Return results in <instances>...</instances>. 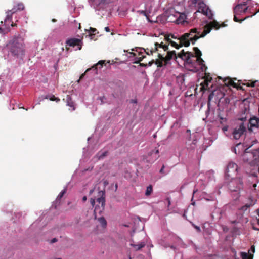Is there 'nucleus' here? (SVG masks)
I'll return each instance as SVG.
<instances>
[{"mask_svg": "<svg viewBox=\"0 0 259 259\" xmlns=\"http://www.w3.org/2000/svg\"><path fill=\"white\" fill-rule=\"evenodd\" d=\"M226 25L222 24L220 25L216 21H213L206 25L204 27V30L202 33L196 28H192L190 31L184 33L180 37V40L183 42L184 47H187L190 46V42L194 44L200 38L204 37L209 33L213 28L215 29H219L221 27H224Z\"/></svg>", "mask_w": 259, "mask_h": 259, "instance_id": "nucleus-1", "label": "nucleus"}, {"mask_svg": "<svg viewBox=\"0 0 259 259\" xmlns=\"http://www.w3.org/2000/svg\"><path fill=\"white\" fill-rule=\"evenodd\" d=\"M238 15H236L235 14H234V21L236 22H239V23H241L244 20H245L246 19H247V18H248L249 17H245L243 19H239V18H237V16Z\"/></svg>", "mask_w": 259, "mask_h": 259, "instance_id": "nucleus-29", "label": "nucleus"}, {"mask_svg": "<svg viewBox=\"0 0 259 259\" xmlns=\"http://www.w3.org/2000/svg\"><path fill=\"white\" fill-rule=\"evenodd\" d=\"M166 52V55L165 56H164L161 60H155V61L153 60L152 61L149 62V66H151L154 62L158 67H161L163 65H167L172 59L176 60L178 57L180 58L178 56V54H176L175 51H168V50Z\"/></svg>", "mask_w": 259, "mask_h": 259, "instance_id": "nucleus-5", "label": "nucleus"}, {"mask_svg": "<svg viewBox=\"0 0 259 259\" xmlns=\"http://www.w3.org/2000/svg\"><path fill=\"white\" fill-rule=\"evenodd\" d=\"M249 207V205H248L247 203H246L244 206H243L240 208V210L245 211L247 210V209Z\"/></svg>", "mask_w": 259, "mask_h": 259, "instance_id": "nucleus-34", "label": "nucleus"}, {"mask_svg": "<svg viewBox=\"0 0 259 259\" xmlns=\"http://www.w3.org/2000/svg\"><path fill=\"white\" fill-rule=\"evenodd\" d=\"M238 168V165L236 163L233 162H230L227 165L226 170V174L228 177L236 175L237 172Z\"/></svg>", "mask_w": 259, "mask_h": 259, "instance_id": "nucleus-12", "label": "nucleus"}, {"mask_svg": "<svg viewBox=\"0 0 259 259\" xmlns=\"http://www.w3.org/2000/svg\"><path fill=\"white\" fill-rule=\"evenodd\" d=\"M256 186H257L256 184H254L253 185V187L254 188L256 187Z\"/></svg>", "mask_w": 259, "mask_h": 259, "instance_id": "nucleus-55", "label": "nucleus"}, {"mask_svg": "<svg viewBox=\"0 0 259 259\" xmlns=\"http://www.w3.org/2000/svg\"><path fill=\"white\" fill-rule=\"evenodd\" d=\"M66 46L74 47H77V50H80L82 48L83 42L80 39L73 38L67 39L66 41Z\"/></svg>", "mask_w": 259, "mask_h": 259, "instance_id": "nucleus-11", "label": "nucleus"}, {"mask_svg": "<svg viewBox=\"0 0 259 259\" xmlns=\"http://www.w3.org/2000/svg\"><path fill=\"white\" fill-rule=\"evenodd\" d=\"M192 4L196 5L198 4V10L194 14V17H196L198 13H202L207 16L209 19L213 18V14L209 8L204 3L203 0H192Z\"/></svg>", "mask_w": 259, "mask_h": 259, "instance_id": "nucleus-6", "label": "nucleus"}, {"mask_svg": "<svg viewBox=\"0 0 259 259\" xmlns=\"http://www.w3.org/2000/svg\"><path fill=\"white\" fill-rule=\"evenodd\" d=\"M256 200L252 196H250L248 197L247 202L246 203L249 206H252L256 203Z\"/></svg>", "mask_w": 259, "mask_h": 259, "instance_id": "nucleus-22", "label": "nucleus"}, {"mask_svg": "<svg viewBox=\"0 0 259 259\" xmlns=\"http://www.w3.org/2000/svg\"><path fill=\"white\" fill-rule=\"evenodd\" d=\"M23 108V109H24V107H22V106H20V107H19V108Z\"/></svg>", "mask_w": 259, "mask_h": 259, "instance_id": "nucleus-61", "label": "nucleus"}, {"mask_svg": "<svg viewBox=\"0 0 259 259\" xmlns=\"http://www.w3.org/2000/svg\"><path fill=\"white\" fill-rule=\"evenodd\" d=\"M56 21H57V20H56L55 19H53L52 20V22H56Z\"/></svg>", "mask_w": 259, "mask_h": 259, "instance_id": "nucleus-53", "label": "nucleus"}, {"mask_svg": "<svg viewBox=\"0 0 259 259\" xmlns=\"http://www.w3.org/2000/svg\"><path fill=\"white\" fill-rule=\"evenodd\" d=\"M222 130L223 131H227L228 130V126H226L223 127Z\"/></svg>", "mask_w": 259, "mask_h": 259, "instance_id": "nucleus-45", "label": "nucleus"}, {"mask_svg": "<svg viewBox=\"0 0 259 259\" xmlns=\"http://www.w3.org/2000/svg\"><path fill=\"white\" fill-rule=\"evenodd\" d=\"M153 192V187L151 185H150L147 187L146 192H145V195L146 196H150Z\"/></svg>", "mask_w": 259, "mask_h": 259, "instance_id": "nucleus-25", "label": "nucleus"}, {"mask_svg": "<svg viewBox=\"0 0 259 259\" xmlns=\"http://www.w3.org/2000/svg\"><path fill=\"white\" fill-rule=\"evenodd\" d=\"M193 50L195 52V55L190 52H185L183 50L178 54V56L189 64H193L195 61L201 66V69L203 70V68L206 69L207 67L204 64V60L201 58V52L197 47H194Z\"/></svg>", "mask_w": 259, "mask_h": 259, "instance_id": "nucleus-3", "label": "nucleus"}, {"mask_svg": "<svg viewBox=\"0 0 259 259\" xmlns=\"http://www.w3.org/2000/svg\"><path fill=\"white\" fill-rule=\"evenodd\" d=\"M250 250L253 253H254L255 252V246L254 245L251 246Z\"/></svg>", "mask_w": 259, "mask_h": 259, "instance_id": "nucleus-41", "label": "nucleus"}, {"mask_svg": "<svg viewBox=\"0 0 259 259\" xmlns=\"http://www.w3.org/2000/svg\"><path fill=\"white\" fill-rule=\"evenodd\" d=\"M253 229H254V230H259L258 229L255 228L254 227H253Z\"/></svg>", "mask_w": 259, "mask_h": 259, "instance_id": "nucleus-59", "label": "nucleus"}, {"mask_svg": "<svg viewBox=\"0 0 259 259\" xmlns=\"http://www.w3.org/2000/svg\"><path fill=\"white\" fill-rule=\"evenodd\" d=\"M211 77H210L209 75H206L204 77V80L203 82L201 83L202 88H203L204 89H207V88H208L209 83L211 82Z\"/></svg>", "mask_w": 259, "mask_h": 259, "instance_id": "nucleus-18", "label": "nucleus"}, {"mask_svg": "<svg viewBox=\"0 0 259 259\" xmlns=\"http://www.w3.org/2000/svg\"><path fill=\"white\" fill-rule=\"evenodd\" d=\"M164 168H165V166L164 165H163L162 166V167L161 168L159 172L161 173V174H165L164 172Z\"/></svg>", "mask_w": 259, "mask_h": 259, "instance_id": "nucleus-39", "label": "nucleus"}, {"mask_svg": "<svg viewBox=\"0 0 259 259\" xmlns=\"http://www.w3.org/2000/svg\"><path fill=\"white\" fill-rule=\"evenodd\" d=\"M140 65L141 66H147V64H145L144 63H140Z\"/></svg>", "mask_w": 259, "mask_h": 259, "instance_id": "nucleus-50", "label": "nucleus"}, {"mask_svg": "<svg viewBox=\"0 0 259 259\" xmlns=\"http://www.w3.org/2000/svg\"><path fill=\"white\" fill-rule=\"evenodd\" d=\"M168 50V45L164 44L162 41L160 43L155 42L153 47L150 49L146 48L144 50L148 55H152L153 53L156 52L158 57L157 60H161Z\"/></svg>", "mask_w": 259, "mask_h": 259, "instance_id": "nucleus-4", "label": "nucleus"}, {"mask_svg": "<svg viewBox=\"0 0 259 259\" xmlns=\"http://www.w3.org/2000/svg\"><path fill=\"white\" fill-rule=\"evenodd\" d=\"M49 99L51 100V101H56L57 102L60 101V99L57 98V97H56L54 95H52Z\"/></svg>", "mask_w": 259, "mask_h": 259, "instance_id": "nucleus-32", "label": "nucleus"}, {"mask_svg": "<svg viewBox=\"0 0 259 259\" xmlns=\"http://www.w3.org/2000/svg\"><path fill=\"white\" fill-rule=\"evenodd\" d=\"M107 151H105L102 153L101 152H99L97 154V156H98L99 159H101L105 157L107 155Z\"/></svg>", "mask_w": 259, "mask_h": 259, "instance_id": "nucleus-28", "label": "nucleus"}, {"mask_svg": "<svg viewBox=\"0 0 259 259\" xmlns=\"http://www.w3.org/2000/svg\"><path fill=\"white\" fill-rule=\"evenodd\" d=\"M224 84L227 86H232L234 88H236L238 89L242 90V87L238 86L237 83H235L234 81L230 78H225L224 80Z\"/></svg>", "mask_w": 259, "mask_h": 259, "instance_id": "nucleus-14", "label": "nucleus"}, {"mask_svg": "<svg viewBox=\"0 0 259 259\" xmlns=\"http://www.w3.org/2000/svg\"><path fill=\"white\" fill-rule=\"evenodd\" d=\"M98 221L100 223V225L103 227L105 228L107 226V222L105 219L103 217H100L98 218Z\"/></svg>", "mask_w": 259, "mask_h": 259, "instance_id": "nucleus-24", "label": "nucleus"}, {"mask_svg": "<svg viewBox=\"0 0 259 259\" xmlns=\"http://www.w3.org/2000/svg\"><path fill=\"white\" fill-rule=\"evenodd\" d=\"M249 123L250 124V127H248V130L252 131V127L257 128L259 127V118L255 117L251 118L249 120Z\"/></svg>", "mask_w": 259, "mask_h": 259, "instance_id": "nucleus-13", "label": "nucleus"}, {"mask_svg": "<svg viewBox=\"0 0 259 259\" xmlns=\"http://www.w3.org/2000/svg\"><path fill=\"white\" fill-rule=\"evenodd\" d=\"M164 39L166 41V43H165L166 45H170V42L172 41L171 40V38L170 37V35H165Z\"/></svg>", "mask_w": 259, "mask_h": 259, "instance_id": "nucleus-31", "label": "nucleus"}, {"mask_svg": "<svg viewBox=\"0 0 259 259\" xmlns=\"http://www.w3.org/2000/svg\"><path fill=\"white\" fill-rule=\"evenodd\" d=\"M145 57V56H142L141 57H139L138 58V60L135 61V63H139Z\"/></svg>", "mask_w": 259, "mask_h": 259, "instance_id": "nucleus-37", "label": "nucleus"}, {"mask_svg": "<svg viewBox=\"0 0 259 259\" xmlns=\"http://www.w3.org/2000/svg\"><path fill=\"white\" fill-rule=\"evenodd\" d=\"M101 192H102V195L97 199L96 202L98 204L95 206L94 209V215L95 218H96L97 213L100 214L103 211L105 208V197L104 196V193L103 192H100V193Z\"/></svg>", "mask_w": 259, "mask_h": 259, "instance_id": "nucleus-8", "label": "nucleus"}, {"mask_svg": "<svg viewBox=\"0 0 259 259\" xmlns=\"http://www.w3.org/2000/svg\"><path fill=\"white\" fill-rule=\"evenodd\" d=\"M23 108V109H24V107H22V106H20V107H19V108Z\"/></svg>", "mask_w": 259, "mask_h": 259, "instance_id": "nucleus-62", "label": "nucleus"}, {"mask_svg": "<svg viewBox=\"0 0 259 259\" xmlns=\"http://www.w3.org/2000/svg\"><path fill=\"white\" fill-rule=\"evenodd\" d=\"M158 153H159L158 149H155L151 151H150L148 153V155H149V156H152V161H154L157 160L159 158V156L158 155Z\"/></svg>", "mask_w": 259, "mask_h": 259, "instance_id": "nucleus-17", "label": "nucleus"}, {"mask_svg": "<svg viewBox=\"0 0 259 259\" xmlns=\"http://www.w3.org/2000/svg\"><path fill=\"white\" fill-rule=\"evenodd\" d=\"M241 257L242 259H253V255L244 252H241Z\"/></svg>", "mask_w": 259, "mask_h": 259, "instance_id": "nucleus-23", "label": "nucleus"}, {"mask_svg": "<svg viewBox=\"0 0 259 259\" xmlns=\"http://www.w3.org/2000/svg\"><path fill=\"white\" fill-rule=\"evenodd\" d=\"M115 188H116V189L117 188V184H116Z\"/></svg>", "mask_w": 259, "mask_h": 259, "instance_id": "nucleus-60", "label": "nucleus"}, {"mask_svg": "<svg viewBox=\"0 0 259 259\" xmlns=\"http://www.w3.org/2000/svg\"><path fill=\"white\" fill-rule=\"evenodd\" d=\"M69 48L67 47V46H66V51H69Z\"/></svg>", "mask_w": 259, "mask_h": 259, "instance_id": "nucleus-54", "label": "nucleus"}, {"mask_svg": "<svg viewBox=\"0 0 259 259\" xmlns=\"http://www.w3.org/2000/svg\"><path fill=\"white\" fill-rule=\"evenodd\" d=\"M57 239L56 238H54L51 240V243H53L57 242Z\"/></svg>", "mask_w": 259, "mask_h": 259, "instance_id": "nucleus-42", "label": "nucleus"}, {"mask_svg": "<svg viewBox=\"0 0 259 259\" xmlns=\"http://www.w3.org/2000/svg\"><path fill=\"white\" fill-rule=\"evenodd\" d=\"M250 1L251 0H247L246 2L236 5L233 9L234 14L240 15L243 13H246L248 9V7H246V6Z\"/></svg>", "mask_w": 259, "mask_h": 259, "instance_id": "nucleus-10", "label": "nucleus"}, {"mask_svg": "<svg viewBox=\"0 0 259 259\" xmlns=\"http://www.w3.org/2000/svg\"><path fill=\"white\" fill-rule=\"evenodd\" d=\"M246 131V124L243 122H241L235 128H234L232 135L233 138L236 140L239 139L242 135H243L244 132Z\"/></svg>", "mask_w": 259, "mask_h": 259, "instance_id": "nucleus-9", "label": "nucleus"}, {"mask_svg": "<svg viewBox=\"0 0 259 259\" xmlns=\"http://www.w3.org/2000/svg\"><path fill=\"white\" fill-rule=\"evenodd\" d=\"M97 31L96 28L90 27V29L89 31V35H92V34H94Z\"/></svg>", "mask_w": 259, "mask_h": 259, "instance_id": "nucleus-33", "label": "nucleus"}, {"mask_svg": "<svg viewBox=\"0 0 259 259\" xmlns=\"http://www.w3.org/2000/svg\"><path fill=\"white\" fill-rule=\"evenodd\" d=\"M8 11L12 12V13L13 14L15 13L16 12H17L19 10H17V8L16 6H14L11 10H8Z\"/></svg>", "mask_w": 259, "mask_h": 259, "instance_id": "nucleus-36", "label": "nucleus"}, {"mask_svg": "<svg viewBox=\"0 0 259 259\" xmlns=\"http://www.w3.org/2000/svg\"><path fill=\"white\" fill-rule=\"evenodd\" d=\"M17 8V10L19 11H21L24 9V6L23 3H18L17 6H16Z\"/></svg>", "mask_w": 259, "mask_h": 259, "instance_id": "nucleus-30", "label": "nucleus"}, {"mask_svg": "<svg viewBox=\"0 0 259 259\" xmlns=\"http://www.w3.org/2000/svg\"><path fill=\"white\" fill-rule=\"evenodd\" d=\"M87 199V196H84L82 198V201L83 202H85Z\"/></svg>", "mask_w": 259, "mask_h": 259, "instance_id": "nucleus-47", "label": "nucleus"}, {"mask_svg": "<svg viewBox=\"0 0 259 259\" xmlns=\"http://www.w3.org/2000/svg\"><path fill=\"white\" fill-rule=\"evenodd\" d=\"M239 193H237V198L239 197Z\"/></svg>", "mask_w": 259, "mask_h": 259, "instance_id": "nucleus-58", "label": "nucleus"}, {"mask_svg": "<svg viewBox=\"0 0 259 259\" xmlns=\"http://www.w3.org/2000/svg\"><path fill=\"white\" fill-rule=\"evenodd\" d=\"M179 40V43L178 44L174 41H170V45L172 47H175V48L179 49V48L184 46L183 45V42L180 40V37L178 39Z\"/></svg>", "mask_w": 259, "mask_h": 259, "instance_id": "nucleus-19", "label": "nucleus"}, {"mask_svg": "<svg viewBox=\"0 0 259 259\" xmlns=\"http://www.w3.org/2000/svg\"><path fill=\"white\" fill-rule=\"evenodd\" d=\"M247 118V114H246V112L244 111L243 114L242 115V116L238 118V120L242 121V122H243L245 124V122H246Z\"/></svg>", "mask_w": 259, "mask_h": 259, "instance_id": "nucleus-26", "label": "nucleus"}, {"mask_svg": "<svg viewBox=\"0 0 259 259\" xmlns=\"http://www.w3.org/2000/svg\"><path fill=\"white\" fill-rule=\"evenodd\" d=\"M131 54L133 55V56H136V54L134 53H131Z\"/></svg>", "mask_w": 259, "mask_h": 259, "instance_id": "nucleus-57", "label": "nucleus"}, {"mask_svg": "<svg viewBox=\"0 0 259 259\" xmlns=\"http://www.w3.org/2000/svg\"><path fill=\"white\" fill-rule=\"evenodd\" d=\"M257 214L258 216V218H257V224L259 225V208L257 209Z\"/></svg>", "mask_w": 259, "mask_h": 259, "instance_id": "nucleus-46", "label": "nucleus"}, {"mask_svg": "<svg viewBox=\"0 0 259 259\" xmlns=\"http://www.w3.org/2000/svg\"><path fill=\"white\" fill-rule=\"evenodd\" d=\"M84 75H85V73H83V74H82L81 75V76H80L79 80H80V79H81L84 77Z\"/></svg>", "mask_w": 259, "mask_h": 259, "instance_id": "nucleus-49", "label": "nucleus"}, {"mask_svg": "<svg viewBox=\"0 0 259 259\" xmlns=\"http://www.w3.org/2000/svg\"><path fill=\"white\" fill-rule=\"evenodd\" d=\"M105 2V0H101V2L100 3H104Z\"/></svg>", "mask_w": 259, "mask_h": 259, "instance_id": "nucleus-52", "label": "nucleus"}, {"mask_svg": "<svg viewBox=\"0 0 259 259\" xmlns=\"http://www.w3.org/2000/svg\"><path fill=\"white\" fill-rule=\"evenodd\" d=\"M66 189H63L57 196L56 200V201L58 202V201H60L61 200V199L62 198V197L64 196V195L66 193Z\"/></svg>", "mask_w": 259, "mask_h": 259, "instance_id": "nucleus-27", "label": "nucleus"}, {"mask_svg": "<svg viewBox=\"0 0 259 259\" xmlns=\"http://www.w3.org/2000/svg\"><path fill=\"white\" fill-rule=\"evenodd\" d=\"M229 189L232 192H239L243 188V182L240 178L232 179L228 184Z\"/></svg>", "mask_w": 259, "mask_h": 259, "instance_id": "nucleus-7", "label": "nucleus"}, {"mask_svg": "<svg viewBox=\"0 0 259 259\" xmlns=\"http://www.w3.org/2000/svg\"><path fill=\"white\" fill-rule=\"evenodd\" d=\"M196 228H197V229L199 230V227H196Z\"/></svg>", "mask_w": 259, "mask_h": 259, "instance_id": "nucleus-63", "label": "nucleus"}, {"mask_svg": "<svg viewBox=\"0 0 259 259\" xmlns=\"http://www.w3.org/2000/svg\"><path fill=\"white\" fill-rule=\"evenodd\" d=\"M168 35H170V37H171V38H174V39L177 38V37L175 36L174 34H168Z\"/></svg>", "mask_w": 259, "mask_h": 259, "instance_id": "nucleus-44", "label": "nucleus"}, {"mask_svg": "<svg viewBox=\"0 0 259 259\" xmlns=\"http://www.w3.org/2000/svg\"><path fill=\"white\" fill-rule=\"evenodd\" d=\"M6 17L4 20V23L6 25H9V24L12 22L13 14L12 12L7 11L6 12Z\"/></svg>", "mask_w": 259, "mask_h": 259, "instance_id": "nucleus-16", "label": "nucleus"}, {"mask_svg": "<svg viewBox=\"0 0 259 259\" xmlns=\"http://www.w3.org/2000/svg\"><path fill=\"white\" fill-rule=\"evenodd\" d=\"M105 30L106 32H110V28H109V27H105Z\"/></svg>", "mask_w": 259, "mask_h": 259, "instance_id": "nucleus-43", "label": "nucleus"}, {"mask_svg": "<svg viewBox=\"0 0 259 259\" xmlns=\"http://www.w3.org/2000/svg\"><path fill=\"white\" fill-rule=\"evenodd\" d=\"M257 82V81H253L251 83H246V84H244V85H246L247 87H254L255 86V82Z\"/></svg>", "mask_w": 259, "mask_h": 259, "instance_id": "nucleus-35", "label": "nucleus"}, {"mask_svg": "<svg viewBox=\"0 0 259 259\" xmlns=\"http://www.w3.org/2000/svg\"><path fill=\"white\" fill-rule=\"evenodd\" d=\"M11 26H12V27H14V26H16L17 25L16 23H14L12 21L11 22Z\"/></svg>", "mask_w": 259, "mask_h": 259, "instance_id": "nucleus-48", "label": "nucleus"}, {"mask_svg": "<svg viewBox=\"0 0 259 259\" xmlns=\"http://www.w3.org/2000/svg\"><path fill=\"white\" fill-rule=\"evenodd\" d=\"M213 93H211L208 96V100L209 101H210L211 100V99L213 98Z\"/></svg>", "mask_w": 259, "mask_h": 259, "instance_id": "nucleus-40", "label": "nucleus"}, {"mask_svg": "<svg viewBox=\"0 0 259 259\" xmlns=\"http://www.w3.org/2000/svg\"><path fill=\"white\" fill-rule=\"evenodd\" d=\"M9 53L17 58L22 59L25 54V44L20 34H16L7 44Z\"/></svg>", "mask_w": 259, "mask_h": 259, "instance_id": "nucleus-2", "label": "nucleus"}, {"mask_svg": "<svg viewBox=\"0 0 259 259\" xmlns=\"http://www.w3.org/2000/svg\"><path fill=\"white\" fill-rule=\"evenodd\" d=\"M130 245L134 247L136 250H139L145 246V243L144 242H141L138 244L131 243Z\"/></svg>", "mask_w": 259, "mask_h": 259, "instance_id": "nucleus-21", "label": "nucleus"}, {"mask_svg": "<svg viewBox=\"0 0 259 259\" xmlns=\"http://www.w3.org/2000/svg\"><path fill=\"white\" fill-rule=\"evenodd\" d=\"M103 65H106V61L105 60H100L99 61L97 64L94 65L93 66H92V68L88 69L85 72H88V71L92 69H94L95 70L97 69V68L99 67V68H101Z\"/></svg>", "mask_w": 259, "mask_h": 259, "instance_id": "nucleus-15", "label": "nucleus"}, {"mask_svg": "<svg viewBox=\"0 0 259 259\" xmlns=\"http://www.w3.org/2000/svg\"><path fill=\"white\" fill-rule=\"evenodd\" d=\"M220 119L222 120H223V121H226V118H224L223 117H220Z\"/></svg>", "mask_w": 259, "mask_h": 259, "instance_id": "nucleus-51", "label": "nucleus"}, {"mask_svg": "<svg viewBox=\"0 0 259 259\" xmlns=\"http://www.w3.org/2000/svg\"><path fill=\"white\" fill-rule=\"evenodd\" d=\"M90 202H91L92 206L94 207L95 204V200L93 198H91L90 199Z\"/></svg>", "mask_w": 259, "mask_h": 259, "instance_id": "nucleus-38", "label": "nucleus"}, {"mask_svg": "<svg viewBox=\"0 0 259 259\" xmlns=\"http://www.w3.org/2000/svg\"><path fill=\"white\" fill-rule=\"evenodd\" d=\"M0 32L1 33L3 32V30H2V29L1 27H0Z\"/></svg>", "mask_w": 259, "mask_h": 259, "instance_id": "nucleus-56", "label": "nucleus"}, {"mask_svg": "<svg viewBox=\"0 0 259 259\" xmlns=\"http://www.w3.org/2000/svg\"><path fill=\"white\" fill-rule=\"evenodd\" d=\"M66 100H67V106H68L70 107L71 108H72V110H75L74 103L72 100L71 97L69 96H67Z\"/></svg>", "mask_w": 259, "mask_h": 259, "instance_id": "nucleus-20", "label": "nucleus"}, {"mask_svg": "<svg viewBox=\"0 0 259 259\" xmlns=\"http://www.w3.org/2000/svg\"><path fill=\"white\" fill-rule=\"evenodd\" d=\"M257 152L259 153V148L257 150Z\"/></svg>", "mask_w": 259, "mask_h": 259, "instance_id": "nucleus-64", "label": "nucleus"}]
</instances>
